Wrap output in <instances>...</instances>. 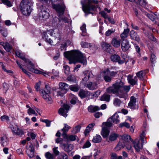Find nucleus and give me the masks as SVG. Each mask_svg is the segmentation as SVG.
<instances>
[{"label": "nucleus", "instance_id": "nucleus-1", "mask_svg": "<svg viewBox=\"0 0 159 159\" xmlns=\"http://www.w3.org/2000/svg\"><path fill=\"white\" fill-rule=\"evenodd\" d=\"M78 62L85 65L87 64L86 57L78 50L70 51V64Z\"/></svg>", "mask_w": 159, "mask_h": 159}, {"label": "nucleus", "instance_id": "nucleus-2", "mask_svg": "<svg viewBox=\"0 0 159 159\" xmlns=\"http://www.w3.org/2000/svg\"><path fill=\"white\" fill-rule=\"evenodd\" d=\"M98 2L97 1L82 0L81 2L82 9L86 14L92 13V11L96 10L98 6L95 5Z\"/></svg>", "mask_w": 159, "mask_h": 159}, {"label": "nucleus", "instance_id": "nucleus-3", "mask_svg": "<svg viewBox=\"0 0 159 159\" xmlns=\"http://www.w3.org/2000/svg\"><path fill=\"white\" fill-rule=\"evenodd\" d=\"M39 13L38 19L41 21H45L50 16L49 9L46 7L45 4H41L38 8Z\"/></svg>", "mask_w": 159, "mask_h": 159}, {"label": "nucleus", "instance_id": "nucleus-4", "mask_svg": "<svg viewBox=\"0 0 159 159\" xmlns=\"http://www.w3.org/2000/svg\"><path fill=\"white\" fill-rule=\"evenodd\" d=\"M32 3L29 0H22L20 4V9L23 15L29 16L32 11Z\"/></svg>", "mask_w": 159, "mask_h": 159}, {"label": "nucleus", "instance_id": "nucleus-5", "mask_svg": "<svg viewBox=\"0 0 159 159\" xmlns=\"http://www.w3.org/2000/svg\"><path fill=\"white\" fill-rule=\"evenodd\" d=\"M51 88L48 84L45 85L44 90H39V93L40 95L48 103H51L52 102V98L49 95L51 93Z\"/></svg>", "mask_w": 159, "mask_h": 159}, {"label": "nucleus", "instance_id": "nucleus-6", "mask_svg": "<svg viewBox=\"0 0 159 159\" xmlns=\"http://www.w3.org/2000/svg\"><path fill=\"white\" fill-rule=\"evenodd\" d=\"M52 2H57L58 1L60 2V4L57 5L54 4H52L53 8L55 9L59 15H62L64 12L65 7L62 0H50Z\"/></svg>", "mask_w": 159, "mask_h": 159}, {"label": "nucleus", "instance_id": "nucleus-7", "mask_svg": "<svg viewBox=\"0 0 159 159\" xmlns=\"http://www.w3.org/2000/svg\"><path fill=\"white\" fill-rule=\"evenodd\" d=\"M119 116L116 113L112 116L109 118L107 122L102 123V125H106L108 127H110L112 125V123H118L120 122Z\"/></svg>", "mask_w": 159, "mask_h": 159}, {"label": "nucleus", "instance_id": "nucleus-8", "mask_svg": "<svg viewBox=\"0 0 159 159\" xmlns=\"http://www.w3.org/2000/svg\"><path fill=\"white\" fill-rule=\"evenodd\" d=\"M123 84V83L121 81L119 83H116L113 84L111 86L107 88L106 89L107 92L109 93L117 94L118 90L122 88Z\"/></svg>", "mask_w": 159, "mask_h": 159}, {"label": "nucleus", "instance_id": "nucleus-9", "mask_svg": "<svg viewBox=\"0 0 159 159\" xmlns=\"http://www.w3.org/2000/svg\"><path fill=\"white\" fill-rule=\"evenodd\" d=\"M13 134L21 136L24 134L23 129L17 125H12L11 127Z\"/></svg>", "mask_w": 159, "mask_h": 159}, {"label": "nucleus", "instance_id": "nucleus-10", "mask_svg": "<svg viewBox=\"0 0 159 159\" xmlns=\"http://www.w3.org/2000/svg\"><path fill=\"white\" fill-rule=\"evenodd\" d=\"M70 108L69 106L67 104H64L63 107H61L58 111V113L60 115L64 117H66L68 115L67 113L68 112Z\"/></svg>", "mask_w": 159, "mask_h": 159}, {"label": "nucleus", "instance_id": "nucleus-11", "mask_svg": "<svg viewBox=\"0 0 159 159\" xmlns=\"http://www.w3.org/2000/svg\"><path fill=\"white\" fill-rule=\"evenodd\" d=\"M69 129V126L66 124H65L64 127L61 130L63 132L61 135L64 140L67 141L68 143L70 140V136L67 134V133L68 132Z\"/></svg>", "mask_w": 159, "mask_h": 159}, {"label": "nucleus", "instance_id": "nucleus-12", "mask_svg": "<svg viewBox=\"0 0 159 159\" xmlns=\"http://www.w3.org/2000/svg\"><path fill=\"white\" fill-rule=\"evenodd\" d=\"M136 100L134 96H131L128 105V107L133 109H137L138 108V104L136 103Z\"/></svg>", "mask_w": 159, "mask_h": 159}, {"label": "nucleus", "instance_id": "nucleus-13", "mask_svg": "<svg viewBox=\"0 0 159 159\" xmlns=\"http://www.w3.org/2000/svg\"><path fill=\"white\" fill-rule=\"evenodd\" d=\"M49 30L50 36L54 37L55 39L58 40L61 39L60 35L58 29L55 28L53 29H50Z\"/></svg>", "mask_w": 159, "mask_h": 159}, {"label": "nucleus", "instance_id": "nucleus-14", "mask_svg": "<svg viewBox=\"0 0 159 159\" xmlns=\"http://www.w3.org/2000/svg\"><path fill=\"white\" fill-rule=\"evenodd\" d=\"M127 58V57L125 58H123V60H121L120 56L116 54L113 55L111 57V59L113 61L118 62V63L120 64H123L125 62H126V59Z\"/></svg>", "mask_w": 159, "mask_h": 159}, {"label": "nucleus", "instance_id": "nucleus-15", "mask_svg": "<svg viewBox=\"0 0 159 159\" xmlns=\"http://www.w3.org/2000/svg\"><path fill=\"white\" fill-rule=\"evenodd\" d=\"M130 47V45L127 39H124L121 44V48L122 51L125 52L128 50Z\"/></svg>", "mask_w": 159, "mask_h": 159}, {"label": "nucleus", "instance_id": "nucleus-16", "mask_svg": "<svg viewBox=\"0 0 159 159\" xmlns=\"http://www.w3.org/2000/svg\"><path fill=\"white\" fill-rule=\"evenodd\" d=\"M48 34H50L49 30H46L43 32L42 34L43 38L47 42L52 45L53 41L51 39L48 38Z\"/></svg>", "mask_w": 159, "mask_h": 159}, {"label": "nucleus", "instance_id": "nucleus-17", "mask_svg": "<svg viewBox=\"0 0 159 159\" xmlns=\"http://www.w3.org/2000/svg\"><path fill=\"white\" fill-rule=\"evenodd\" d=\"M132 76L129 75L127 77V80L128 82L132 85H137L138 79L136 76H135L134 78H132Z\"/></svg>", "mask_w": 159, "mask_h": 159}, {"label": "nucleus", "instance_id": "nucleus-18", "mask_svg": "<svg viewBox=\"0 0 159 159\" xmlns=\"http://www.w3.org/2000/svg\"><path fill=\"white\" fill-rule=\"evenodd\" d=\"M0 143L3 147L6 146L8 144L9 140L7 136L4 135L0 137Z\"/></svg>", "mask_w": 159, "mask_h": 159}, {"label": "nucleus", "instance_id": "nucleus-19", "mask_svg": "<svg viewBox=\"0 0 159 159\" xmlns=\"http://www.w3.org/2000/svg\"><path fill=\"white\" fill-rule=\"evenodd\" d=\"M105 126L102 127L101 132L102 135L104 138H107L110 132L109 129L107 128V127L106 125Z\"/></svg>", "mask_w": 159, "mask_h": 159}, {"label": "nucleus", "instance_id": "nucleus-20", "mask_svg": "<svg viewBox=\"0 0 159 159\" xmlns=\"http://www.w3.org/2000/svg\"><path fill=\"white\" fill-rule=\"evenodd\" d=\"M133 143L134 147L137 151H139L142 148V144L140 143L139 140H136Z\"/></svg>", "mask_w": 159, "mask_h": 159}, {"label": "nucleus", "instance_id": "nucleus-21", "mask_svg": "<svg viewBox=\"0 0 159 159\" xmlns=\"http://www.w3.org/2000/svg\"><path fill=\"white\" fill-rule=\"evenodd\" d=\"M130 38L131 39L139 42L140 40V38L137 34V32L134 30L131 31L130 34Z\"/></svg>", "mask_w": 159, "mask_h": 159}, {"label": "nucleus", "instance_id": "nucleus-22", "mask_svg": "<svg viewBox=\"0 0 159 159\" xmlns=\"http://www.w3.org/2000/svg\"><path fill=\"white\" fill-rule=\"evenodd\" d=\"M117 95L120 98H123L126 100L128 97V95L126 93H125L121 89L118 90Z\"/></svg>", "mask_w": 159, "mask_h": 159}, {"label": "nucleus", "instance_id": "nucleus-23", "mask_svg": "<svg viewBox=\"0 0 159 159\" xmlns=\"http://www.w3.org/2000/svg\"><path fill=\"white\" fill-rule=\"evenodd\" d=\"M111 44L115 48H117L120 46V40L116 38H113L111 40Z\"/></svg>", "mask_w": 159, "mask_h": 159}, {"label": "nucleus", "instance_id": "nucleus-24", "mask_svg": "<svg viewBox=\"0 0 159 159\" xmlns=\"http://www.w3.org/2000/svg\"><path fill=\"white\" fill-rule=\"evenodd\" d=\"M125 146V142L123 140L119 142L117 144L115 148V149L116 151L120 150L121 149L124 148Z\"/></svg>", "mask_w": 159, "mask_h": 159}, {"label": "nucleus", "instance_id": "nucleus-25", "mask_svg": "<svg viewBox=\"0 0 159 159\" xmlns=\"http://www.w3.org/2000/svg\"><path fill=\"white\" fill-rule=\"evenodd\" d=\"M118 135L115 133H111L107 139L108 142L116 140L118 137Z\"/></svg>", "mask_w": 159, "mask_h": 159}, {"label": "nucleus", "instance_id": "nucleus-26", "mask_svg": "<svg viewBox=\"0 0 159 159\" xmlns=\"http://www.w3.org/2000/svg\"><path fill=\"white\" fill-rule=\"evenodd\" d=\"M59 88L61 89L66 91L67 92L68 90L69 86V85L65 83L60 82L59 84Z\"/></svg>", "mask_w": 159, "mask_h": 159}, {"label": "nucleus", "instance_id": "nucleus-27", "mask_svg": "<svg viewBox=\"0 0 159 159\" xmlns=\"http://www.w3.org/2000/svg\"><path fill=\"white\" fill-rule=\"evenodd\" d=\"M146 74L144 70H141L136 73L137 77L140 80H143L144 77Z\"/></svg>", "mask_w": 159, "mask_h": 159}, {"label": "nucleus", "instance_id": "nucleus-28", "mask_svg": "<svg viewBox=\"0 0 159 159\" xmlns=\"http://www.w3.org/2000/svg\"><path fill=\"white\" fill-rule=\"evenodd\" d=\"M97 84L95 83H92L91 82H89L87 83L86 87L89 90H94L97 88Z\"/></svg>", "mask_w": 159, "mask_h": 159}, {"label": "nucleus", "instance_id": "nucleus-29", "mask_svg": "<svg viewBox=\"0 0 159 159\" xmlns=\"http://www.w3.org/2000/svg\"><path fill=\"white\" fill-rule=\"evenodd\" d=\"M28 155L30 158L33 157L34 156V151L33 147L30 146L26 151Z\"/></svg>", "mask_w": 159, "mask_h": 159}, {"label": "nucleus", "instance_id": "nucleus-30", "mask_svg": "<svg viewBox=\"0 0 159 159\" xmlns=\"http://www.w3.org/2000/svg\"><path fill=\"white\" fill-rule=\"evenodd\" d=\"M88 93L89 92L88 91L81 89L79 92L78 94L81 98H84L89 95Z\"/></svg>", "mask_w": 159, "mask_h": 159}, {"label": "nucleus", "instance_id": "nucleus-31", "mask_svg": "<svg viewBox=\"0 0 159 159\" xmlns=\"http://www.w3.org/2000/svg\"><path fill=\"white\" fill-rule=\"evenodd\" d=\"M81 126L80 125H76L72 128L71 132L72 134H75L80 131Z\"/></svg>", "mask_w": 159, "mask_h": 159}, {"label": "nucleus", "instance_id": "nucleus-32", "mask_svg": "<svg viewBox=\"0 0 159 159\" xmlns=\"http://www.w3.org/2000/svg\"><path fill=\"white\" fill-rule=\"evenodd\" d=\"M129 30L128 29H124L123 32L120 35V38L122 41L124 39H127L126 38L127 37Z\"/></svg>", "mask_w": 159, "mask_h": 159}, {"label": "nucleus", "instance_id": "nucleus-33", "mask_svg": "<svg viewBox=\"0 0 159 159\" xmlns=\"http://www.w3.org/2000/svg\"><path fill=\"white\" fill-rule=\"evenodd\" d=\"M109 73V70H107V71H104L102 73V75H103L104 79L106 82H109L111 80V78L110 77L107 75Z\"/></svg>", "mask_w": 159, "mask_h": 159}, {"label": "nucleus", "instance_id": "nucleus-34", "mask_svg": "<svg viewBox=\"0 0 159 159\" xmlns=\"http://www.w3.org/2000/svg\"><path fill=\"white\" fill-rule=\"evenodd\" d=\"M110 96L109 95L105 93L101 97L100 99L101 101H105L108 102L110 101Z\"/></svg>", "mask_w": 159, "mask_h": 159}, {"label": "nucleus", "instance_id": "nucleus-35", "mask_svg": "<svg viewBox=\"0 0 159 159\" xmlns=\"http://www.w3.org/2000/svg\"><path fill=\"white\" fill-rule=\"evenodd\" d=\"M100 108L98 106H90L88 107V110L89 112H93L95 111L99 110Z\"/></svg>", "mask_w": 159, "mask_h": 159}, {"label": "nucleus", "instance_id": "nucleus-36", "mask_svg": "<svg viewBox=\"0 0 159 159\" xmlns=\"http://www.w3.org/2000/svg\"><path fill=\"white\" fill-rule=\"evenodd\" d=\"M16 55L18 57L21 58L23 60H25V55L24 53H22L20 51H17L16 52Z\"/></svg>", "mask_w": 159, "mask_h": 159}, {"label": "nucleus", "instance_id": "nucleus-37", "mask_svg": "<svg viewBox=\"0 0 159 159\" xmlns=\"http://www.w3.org/2000/svg\"><path fill=\"white\" fill-rule=\"evenodd\" d=\"M94 125V124L93 123L89 124L87 126L84 132V133L85 135L90 131Z\"/></svg>", "mask_w": 159, "mask_h": 159}, {"label": "nucleus", "instance_id": "nucleus-38", "mask_svg": "<svg viewBox=\"0 0 159 159\" xmlns=\"http://www.w3.org/2000/svg\"><path fill=\"white\" fill-rule=\"evenodd\" d=\"M102 138L101 136L99 135H96L94 136L92 141L94 143H98L100 142Z\"/></svg>", "mask_w": 159, "mask_h": 159}, {"label": "nucleus", "instance_id": "nucleus-39", "mask_svg": "<svg viewBox=\"0 0 159 159\" xmlns=\"http://www.w3.org/2000/svg\"><path fill=\"white\" fill-rule=\"evenodd\" d=\"M122 103L121 100L118 98H115L113 101V104L116 107H120Z\"/></svg>", "mask_w": 159, "mask_h": 159}, {"label": "nucleus", "instance_id": "nucleus-40", "mask_svg": "<svg viewBox=\"0 0 159 159\" xmlns=\"http://www.w3.org/2000/svg\"><path fill=\"white\" fill-rule=\"evenodd\" d=\"M63 70L65 74L67 75L70 74V67L66 64H64L63 66Z\"/></svg>", "mask_w": 159, "mask_h": 159}, {"label": "nucleus", "instance_id": "nucleus-41", "mask_svg": "<svg viewBox=\"0 0 159 159\" xmlns=\"http://www.w3.org/2000/svg\"><path fill=\"white\" fill-rule=\"evenodd\" d=\"M28 69H29L30 71L35 73L37 74H41L42 73H43L42 71L39 70L37 69H34V67H28Z\"/></svg>", "mask_w": 159, "mask_h": 159}, {"label": "nucleus", "instance_id": "nucleus-42", "mask_svg": "<svg viewBox=\"0 0 159 159\" xmlns=\"http://www.w3.org/2000/svg\"><path fill=\"white\" fill-rule=\"evenodd\" d=\"M122 139L123 141H126L129 142V141H131V138L130 136L128 135L125 134L122 137Z\"/></svg>", "mask_w": 159, "mask_h": 159}, {"label": "nucleus", "instance_id": "nucleus-43", "mask_svg": "<svg viewBox=\"0 0 159 159\" xmlns=\"http://www.w3.org/2000/svg\"><path fill=\"white\" fill-rule=\"evenodd\" d=\"M79 86L78 85H71L70 86V90L74 92H77L79 89Z\"/></svg>", "mask_w": 159, "mask_h": 159}, {"label": "nucleus", "instance_id": "nucleus-44", "mask_svg": "<svg viewBox=\"0 0 159 159\" xmlns=\"http://www.w3.org/2000/svg\"><path fill=\"white\" fill-rule=\"evenodd\" d=\"M45 156L47 159H53L55 157L53 154L48 152L45 153Z\"/></svg>", "mask_w": 159, "mask_h": 159}, {"label": "nucleus", "instance_id": "nucleus-45", "mask_svg": "<svg viewBox=\"0 0 159 159\" xmlns=\"http://www.w3.org/2000/svg\"><path fill=\"white\" fill-rule=\"evenodd\" d=\"M86 25L85 24H84L83 25L80 27V29L82 31L81 35L83 36H85L86 35Z\"/></svg>", "mask_w": 159, "mask_h": 159}, {"label": "nucleus", "instance_id": "nucleus-46", "mask_svg": "<svg viewBox=\"0 0 159 159\" xmlns=\"http://www.w3.org/2000/svg\"><path fill=\"white\" fill-rule=\"evenodd\" d=\"M25 60H24L23 61H24L26 63L27 66H29L28 67H28H34V65L32 63L31 61L28 59L25 58Z\"/></svg>", "mask_w": 159, "mask_h": 159}, {"label": "nucleus", "instance_id": "nucleus-47", "mask_svg": "<svg viewBox=\"0 0 159 159\" xmlns=\"http://www.w3.org/2000/svg\"><path fill=\"white\" fill-rule=\"evenodd\" d=\"M0 32L2 35L4 37H6L8 35L7 31L6 29L2 28L0 29Z\"/></svg>", "mask_w": 159, "mask_h": 159}, {"label": "nucleus", "instance_id": "nucleus-48", "mask_svg": "<svg viewBox=\"0 0 159 159\" xmlns=\"http://www.w3.org/2000/svg\"><path fill=\"white\" fill-rule=\"evenodd\" d=\"M81 45L83 48H90L92 46L91 43L84 42H82L81 43Z\"/></svg>", "mask_w": 159, "mask_h": 159}, {"label": "nucleus", "instance_id": "nucleus-49", "mask_svg": "<svg viewBox=\"0 0 159 159\" xmlns=\"http://www.w3.org/2000/svg\"><path fill=\"white\" fill-rule=\"evenodd\" d=\"M101 46L103 49L106 50L110 47V45L105 42H102L101 44Z\"/></svg>", "mask_w": 159, "mask_h": 159}, {"label": "nucleus", "instance_id": "nucleus-50", "mask_svg": "<svg viewBox=\"0 0 159 159\" xmlns=\"http://www.w3.org/2000/svg\"><path fill=\"white\" fill-rule=\"evenodd\" d=\"M4 48L7 51L9 52L11 50L12 47L8 42H6L4 45Z\"/></svg>", "mask_w": 159, "mask_h": 159}, {"label": "nucleus", "instance_id": "nucleus-51", "mask_svg": "<svg viewBox=\"0 0 159 159\" xmlns=\"http://www.w3.org/2000/svg\"><path fill=\"white\" fill-rule=\"evenodd\" d=\"M66 93V91L59 88L57 91V96L62 97L64 94Z\"/></svg>", "mask_w": 159, "mask_h": 159}, {"label": "nucleus", "instance_id": "nucleus-52", "mask_svg": "<svg viewBox=\"0 0 159 159\" xmlns=\"http://www.w3.org/2000/svg\"><path fill=\"white\" fill-rule=\"evenodd\" d=\"M16 61L18 66L21 69L22 71L27 75H29V74L30 73L27 71H26V70L25 69L23 68L20 63H19V62L17 60H16Z\"/></svg>", "mask_w": 159, "mask_h": 159}, {"label": "nucleus", "instance_id": "nucleus-53", "mask_svg": "<svg viewBox=\"0 0 159 159\" xmlns=\"http://www.w3.org/2000/svg\"><path fill=\"white\" fill-rule=\"evenodd\" d=\"M119 125L120 127H125L127 128H129L130 127L129 123L126 122L120 123Z\"/></svg>", "mask_w": 159, "mask_h": 159}, {"label": "nucleus", "instance_id": "nucleus-54", "mask_svg": "<svg viewBox=\"0 0 159 159\" xmlns=\"http://www.w3.org/2000/svg\"><path fill=\"white\" fill-rule=\"evenodd\" d=\"M139 4L142 7L145 6L147 4V2L145 0H138Z\"/></svg>", "mask_w": 159, "mask_h": 159}, {"label": "nucleus", "instance_id": "nucleus-55", "mask_svg": "<svg viewBox=\"0 0 159 159\" xmlns=\"http://www.w3.org/2000/svg\"><path fill=\"white\" fill-rule=\"evenodd\" d=\"M2 2L5 5L7 6L8 7H11L12 6V4L11 2L7 0H2Z\"/></svg>", "mask_w": 159, "mask_h": 159}, {"label": "nucleus", "instance_id": "nucleus-56", "mask_svg": "<svg viewBox=\"0 0 159 159\" xmlns=\"http://www.w3.org/2000/svg\"><path fill=\"white\" fill-rule=\"evenodd\" d=\"M74 134L70 135V141H74L76 140L78 142L79 140V138L75 134Z\"/></svg>", "mask_w": 159, "mask_h": 159}, {"label": "nucleus", "instance_id": "nucleus-57", "mask_svg": "<svg viewBox=\"0 0 159 159\" xmlns=\"http://www.w3.org/2000/svg\"><path fill=\"white\" fill-rule=\"evenodd\" d=\"M145 14L152 21L155 20V17L153 15L148 14L147 12H145Z\"/></svg>", "mask_w": 159, "mask_h": 159}, {"label": "nucleus", "instance_id": "nucleus-58", "mask_svg": "<svg viewBox=\"0 0 159 159\" xmlns=\"http://www.w3.org/2000/svg\"><path fill=\"white\" fill-rule=\"evenodd\" d=\"M89 75L85 76V77L82 79V83L84 84L85 85L87 81L89 80Z\"/></svg>", "mask_w": 159, "mask_h": 159}, {"label": "nucleus", "instance_id": "nucleus-59", "mask_svg": "<svg viewBox=\"0 0 159 159\" xmlns=\"http://www.w3.org/2000/svg\"><path fill=\"white\" fill-rule=\"evenodd\" d=\"M114 32L115 30H114L113 29H112L111 30H109L106 32L105 33L106 35L107 36H109L111 34L114 33Z\"/></svg>", "mask_w": 159, "mask_h": 159}, {"label": "nucleus", "instance_id": "nucleus-60", "mask_svg": "<svg viewBox=\"0 0 159 159\" xmlns=\"http://www.w3.org/2000/svg\"><path fill=\"white\" fill-rule=\"evenodd\" d=\"M91 145V144L90 142L88 140L85 143L82 147L83 148H85L89 147Z\"/></svg>", "mask_w": 159, "mask_h": 159}, {"label": "nucleus", "instance_id": "nucleus-61", "mask_svg": "<svg viewBox=\"0 0 159 159\" xmlns=\"http://www.w3.org/2000/svg\"><path fill=\"white\" fill-rule=\"evenodd\" d=\"M27 112L29 115H30L32 114H35V112L34 110L31 107H30L28 109Z\"/></svg>", "mask_w": 159, "mask_h": 159}, {"label": "nucleus", "instance_id": "nucleus-62", "mask_svg": "<svg viewBox=\"0 0 159 159\" xmlns=\"http://www.w3.org/2000/svg\"><path fill=\"white\" fill-rule=\"evenodd\" d=\"M64 55L65 57L69 60V63H70V51L65 52Z\"/></svg>", "mask_w": 159, "mask_h": 159}, {"label": "nucleus", "instance_id": "nucleus-63", "mask_svg": "<svg viewBox=\"0 0 159 159\" xmlns=\"http://www.w3.org/2000/svg\"><path fill=\"white\" fill-rule=\"evenodd\" d=\"M156 60V57L155 55L153 53H152L151 54L150 61L152 63H154L155 62Z\"/></svg>", "mask_w": 159, "mask_h": 159}, {"label": "nucleus", "instance_id": "nucleus-64", "mask_svg": "<svg viewBox=\"0 0 159 159\" xmlns=\"http://www.w3.org/2000/svg\"><path fill=\"white\" fill-rule=\"evenodd\" d=\"M100 14L101 15V16L103 17L105 19H107L108 17L107 15V13L104 11H102L100 12Z\"/></svg>", "mask_w": 159, "mask_h": 159}]
</instances>
